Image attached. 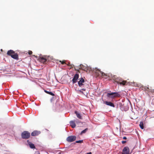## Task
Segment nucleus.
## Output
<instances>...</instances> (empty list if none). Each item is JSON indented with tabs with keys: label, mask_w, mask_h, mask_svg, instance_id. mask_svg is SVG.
Wrapping results in <instances>:
<instances>
[{
	"label": "nucleus",
	"mask_w": 154,
	"mask_h": 154,
	"mask_svg": "<svg viewBox=\"0 0 154 154\" xmlns=\"http://www.w3.org/2000/svg\"><path fill=\"white\" fill-rule=\"evenodd\" d=\"M79 81L78 82V84L79 86L83 88L82 89V90L85 91L86 90L85 88H87L88 85L87 84H85L84 80L82 78H81L79 79Z\"/></svg>",
	"instance_id": "obj_1"
},
{
	"label": "nucleus",
	"mask_w": 154,
	"mask_h": 154,
	"mask_svg": "<svg viewBox=\"0 0 154 154\" xmlns=\"http://www.w3.org/2000/svg\"><path fill=\"white\" fill-rule=\"evenodd\" d=\"M7 54L9 56H11L12 58L14 59L17 60L19 59L17 54L15 53L13 50H10L8 51L7 52Z\"/></svg>",
	"instance_id": "obj_2"
},
{
	"label": "nucleus",
	"mask_w": 154,
	"mask_h": 154,
	"mask_svg": "<svg viewBox=\"0 0 154 154\" xmlns=\"http://www.w3.org/2000/svg\"><path fill=\"white\" fill-rule=\"evenodd\" d=\"M106 96L109 98H114L116 97H119L120 96V94L116 92H111L110 93H108Z\"/></svg>",
	"instance_id": "obj_3"
},
{
	"label": "nucleus",
	"mask_w": 154,
	"mask_h": 154,
	"mask_svg": "<svg viewBox=\"0 0 154 154\" xmlns=\"http://www.w3.org/2000/svg\"><path fill=\"white\" fill-rule=\"evenodd\" d=\"M30 136V134L28 131H24L21 134V137L24 139H28Z\"/></svg>",
	"instance_id": "obj_4"
},
{
	"label": "nucleus",
	"mask_w": 154,
	"mask_h": 154,
	"mask_svg": "<svg viewBox=\"0 0 154 154\" xmlns=\"http://www.w3.org/2000/svg\"><path fill=\"white\" fill-rule=\"evenodd\" d=\"M76 138L75 136H71L67 138L66 140L68 142H72L75 141L76 140Z\"/></svg>",
	"instance_id": "obj_5"
},
{
	"label": "nucleus",
	"mask_w": 154,
	"mask_h": 154,
	"mask_svg": "<svg viewBox=\"0 0 154 154\" xmlns=\"http://www.w3.org/2000/svg\"><path fill=\"white\" fill-rule=\"evenodd\" d=\"M95 72V75L97 77L100 76L102 73V71H101L100 69L97 68H96L94 70Z\"/></svg>",
	"instance_id": "obj_6"
},
{
	"label": "nucleus",
	"mask_w": 154,
	"mask_h": 154,
	"mask_svg": "<svg viewBox=\"0 0 154 154\" xmlns=\"http://www.w3.org/2000/svg\"><path fill=\"white\" fill-rule=\"evenodd\" d=\"M130 150L129 148L127 147H125L124 148L122 154H130Z\"/></svg>",
	"instance_id": "obj_7"
},
{
	"label": "nucleus",
	"mask_w": 154,
	"mask_h": 154,
	"mask_svg": "<svg viewBox=\"0 0 154 154\" xmlns=\"http://www.w3.org/2000/svg\"><path fill=\"white\" fill-rule=\"evenodd\" d=\"M79 78V75L78 73H76L74 76L72 80L73 84H74L77 82V80Z\"/></svg>",
	"instance_id": "obj_8"
},
{
	"label": "nucleus",
	"mask_w": 154,
	"mask_h": 154,
	"mask_svg": "<svg viewBox=\"0 0 154 154\" xmlns=\"http://www.w3.org/2000/svg\"><path fill=\"white\" fill-rule=\"evenodd\" d=\"M41 133L40 131L35 130L31 133V135L32 136H35L38 135Z\"/></svg>",
	"instance_id": "obj_9"
},
{
	"label": "nucleus",
	"mask_w": 154,
	"mask_h": 154,
	"mask_svg": "<svg viewBox=\"0 0 154 154\" xmlns=\"http://www.w3.org/2000/svg\"><path fill=\"white\" fill-rule=\"evenodd\" d=\"M75 122L76 123H77L78 122L81 123V122H78V121H75V122L74 121H71L70 122V125L71 126L72 128H74L75 127L76 125L75 124Z\"/></svg>",
	"instance_id": "obj_10"
},
{
	"label": "nucleus",
	"mask_w": 154,
	"mask_h": 154,
	"mask_svg": "<svg viewBox=\"0 0 154 154\" xmlns=\"http://www.w3.org/2000/svg\"><path fill=\"white\" fill-rule=\"evenodd\" d=\"M38 60L40 62H42L43 63H45L47 60V59L46 58L43 57H40L38 58Z\"/></svg>",
	"instance_id": "obj_11"
},
{
	"label": "nucleus",
	"mask_w": 154,
	"mask_h": 154,
	"mask_svg": "<svg viewBox=\"0 0 154 154\" xmlns=\"http://www.w3.org/2000/svg\"><path fill=\"white\" fill-rule=\"evenodd\" d=\"M104 103L106 105L109 106H110L112 107H115V105L113 103L110 102L106 101L104 102Z\"/></svg>",
	"instance_id": "obj_12"
},
{
	"label": "nucleus",
	"mask_w": 154,
	"mask_h": 154,
	"mask_svg": "<svg viewBox=\"0 0 154 154\" xmlns=\"http://www.w3.org/2000/svg\"><path fill=\"white\" fill-rule=\"evenodd\" d=\"M75 113L76 114L77 117L80 119H82V117L81 116L80 114L77 111H75Z\"/></svg>",
	"instance_id": "obj_13"
},
{
	"label": "nucleus",
	"mask_w": 154,
	"mask_h": 154,
	"mask_svg": "<svg viewBox=\"0 0 154 154\" xmlns=\"http://www.w3.org/2000/svg\"><path fill=\"white\" fill-rule=\"evenodd\" d=\"M127 82L126 81L123 80L122 82H119V84L121 85H125L127 84Z\"/></svg>",
	"instance_id": "obj_14"
},
{
	"label": "nucleus",
	"mask_w": 154,
	"mask_h": 154,
	"mask_svg": "<svg viewBox=\"0 0 154 154\" xmlns=\"http://www.w3.org/2000/svg\"><path fill=\"white\" fill-rule=\"evenodd\" d=\"M149 86H145V87H142V88H143L142 90H143L144 91H147L148 93L149 92V91L150 90V89H149Z\"/></svg>",
	"instance_id": "obj_15"
},
{
	"label": "nucleus",
	"mask_w": 154,
	"mask_h": 154,
	"mask_svg": "<svg viewBox=\"0 0 154 154\" xmlns=\"http://www.w3.org/2000/svg\"><path fill=\"white\" fill-rule=\"evenodd\" d=\"M139 126L140 128L142 129H143L144 128L143 124V122H140L139 124Z\"/></svg>",
	"instance_id": "obj_16"
},
{
	"label": "nucleus",
	"mask_w": 154,
	"mask_h": 154,
	"mask_svg": "<svg viewBox=\"0 0 154 154\" xmlns=\"http://www.w3.org/2000/svg\"><path fill=\"white\" fill-rule=\"evenodd\" d=\"M45 92H46V93H47V94H50L52 96H54V94L52 92H49V91H47L46 90H45Z\"/></svg>",
	"instance_id": "obj_17"
},
{
	"label": "nucleus",
	"mask_w": 154,
	"mask_h": 154,
	"mask_svg": "<svg viewBox=\"0 0 154 154\" xmlns=\"http://www.w3.org/2000/svg\"><path fill=\"white\" fill-rule=\"evenodd\" d=\"M29 146L31 148L34 149L35 148V146L34 144L32 143L31 144H29Z\"/></svg>",
	"instance_id": "obj_18"
},
{
	"label": "nucleus",
	"mask_w": 154,
	"mask_h": 154,
	"mask_svg": "<svg viewBox=\"0 0 154 154\" xmlns=\"http://www.w3.org/2000/svg\"><path fill=\"white\" fill-rule=\"evenodd\" d=\"M123 80L121 79H119V80H116L115 81V82L117 83V84H119V82H122Z\"/></svg>",
	"instance_id": "obj_19"
},
{
	"label": "nucleus",
	"mask_w": 154,
	"mask_h": 154,
	"mask_svg": "<svg viewBox=\"0 0 154 154\" xmlns=\"http://www.w3.org/2000/svg\"><path fill=\"white\" fill-rule=\"evenodd\" d=\"M88 130V128H86L85 130H83L81 133L80 134L81 135L83 133H85Z\"/></svg>",
	"instance_id": "obj_20"
},
{
	"label": "nucleus",
	"mask_w": 154,
	"mask_h": 154,
	"mask_svg": "<svg viewBox=\"0 0 154 154\" xmlns=\"http://www.w3.org/2000/svg\"><path fill=\"white\" fill-rule=\"evenodd\" d=\"M100 75H101L102 77H103L104 76H107V75L102 72V73Z\"/></svg>",
	"instance_id": "obj_21"
},
{
	"label": "nucleus",
	"mask_w": 154,
	"mask_h": 154,
	"mask_svg": "<svg viewBox=\"0 0 154 154\" xmlns=\"http://www.w3.org/2000/svg\"><path fill=\"white\" fill-rule=\"evenodd\" d=\"M154 93V89H150V90L149 91L148 93Z\"/></svg>",
	"instance_id": "obj_22"
},
{
	"label": "nucleus",
	"mask_w": 154,
	"mask_h": 154,
	"mask_svg": "<svg viewBox=\"0 0 154 154\" xmlns=\"http://www.w3.org/2000/svg\"><path fill=\"white\" fill-rule=\"evenodd\" d=\"M83 142V140H79L76 141L75 142L76 143H82Z\"/></svg>",
	"instance_id": "obj_23"
},
{
	"label": "nucleus",
	"mask_w": 154,
	"mask_h": 154,
	"mask_svg": "<svg viewBox=\"0 0 154 154\" xmlns=\"http://www.w3.org/2000/svg\"><path fill=\"white\" fill-rule=\"evenodd\" d=\"M60 62L62 64H66L65 63V60H63V61H60Z\"/></svg>",
	"instance_id": "obj_24"
},
{
	"label": "nucleus",
	"mask_w": 154,
	"mask_h": 154,
	"mask_svg": "<svg viewBox=\"0 0 154 154\" xmlns=\"http://www.w3.org/2000/svg\"><path fill=\"white\" fill-rule=\"evenodd\" d=\"M67 65L68 66H71V67L70 68V69H71L72 67H73V66H72V65H71L70 63H68V64H67Z\"/></svg>",
	"instance_id": "obj_25"
},
{
	"label": "nucleus",
	"mask_w": 154,
	"mask_h": 154,
	"mask_svg": "<svg viewBox=\"0 0 154 154\" xmlns=\"http://www.w3.org/2000/svg\"><path fill=\"white\" fill-rule=\"evenodd\" d=\"M32 51H28V54L29 55H31L32 54Z\"/></svg>",
	"instance_id": "obj_26"
},
{
	"label": "nucleus",
	"mask_w": 154,
	"mask_h": 154,
	"mask_svg": "<svg viewBox=\"0 0 154 154\" xmlns=\"http://www.w3.org/2000/svg\"><path fill=\"white\" fill-rule=\"evenodd\" d=\"M126 141H124V140H123V141H122V144H124L125 143H126Z\"/></svg>",
	"instance_id": "obj_27"
},
{
	"label": "nucleus",
	"mask_w": 154,
	"mask_h": 154,
	"mask_svg": "<svg viewBox=\"0 0 154 154\" xmlns=\"http://www.w3.org/2000/svg\"><path fill=\"white\" fill-rule=\"evenodd\" d=\"M27 142L28 144H29H29L32 143H31V142L29 141V140H27Z\"/></svg>",
	"instance_id": "obj_28"
},
{
	"label": "nucleus",
	"mask_w": 154,
	"mask_h": 154,
	"mask_svg": "<svg viewBox=\"0 0 154 154\" xmlns=\"http://www.w3.org/2000/svg\"><path fill=\"white\" fill-rule=\"evenodd\" d=\"M123 139L124 140H126L127 139V137H124Z\"/></svg>",
	"instance_id": "obj_29"
},
{
	"label": "nucleus",
	"mask_w": 154,
	"mask_h": 154,
	"mask_svg": "<svg viewBox=\"0 0 154 154\" xmlns=\"http://www.w3.org/2000/svg\"><path fill=\"white\" fill-rule=\"evenodd\" d=\"M87 154H92V153L91 152H90L87 153Z\"/></svg>",
	"instance_id": "obj_30"
}]
</instances>
